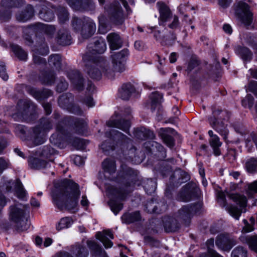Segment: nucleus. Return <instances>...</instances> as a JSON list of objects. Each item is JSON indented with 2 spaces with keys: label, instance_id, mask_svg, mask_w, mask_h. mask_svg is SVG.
Instances as JSON below:
<instances>
[{
  "label": "nucleus",
  "instance_id": "obj_1",
  "mask_svg": "<svg viewBox=\"0 0 257 257\" xmlns=\"http://www.w3.org/2000/svg\"><path fill=\"white\" fill-rule=\"evenodd\" d=\"M106 45L104 40L99 38L94 39L93 42L87 46V51L83 57L85 65V70L89 76L95 79L99 80L102 76L100 67L106 66L107 61L99 54L106 50Z\"/></svg>",
  "mask_w": 257,
  "mask_h": 257
},
{
  "label": "nucleus",
  "instance_id": "obj_2",
  "mask_svg": "<svg viewBox=\"0 0 257 257\" xmlns=\"http://www.w3.org/2000/svg\"><path fill=\"white\" fill-rule=\"evenodd\" d=\"M80 195L78 185L65 179L60 182L59 187L56 186L52 197L53 203L59 209L72 211L76 208Z\"/></svg>",
  "mask_w": 257,
  "mask_h": 257
},
{
  "label": "nucleus",
  "instance_id": "obj_3",
  "mask_svg": "<svg viewBox=\"0 0 257 257\" xmlns=\"http://www.w3.org/2000/svg\"><path fill=\"white\" fill-rule=\"evenodd\" d=\"M105 136L113 141V144L106 141L101 145V149L103 152L116 150L121 151L123 158L134 163H140L137 155L136 148L133 144L131 139L124 135L122 133L110 129L105 133Z\"/></svg>",
  "mask_w": 257,
  "mask_h": 257
},
{
  "label": "nucleus",
  "instance_id": "obj_4",
  "mask_svg": "<svg viewBox=\"0 0 257 257\" xmlns=\"http://www.w3.org/2000/svg\"><path fill=\"white\" fill-rule=\"evenodd\" d=\"M121 168L123 173L122 184L118 186H108L106 191L110 197L123 200L132 191V185L137 178V172L123 165Z\"/></svg>",
  "mask_w": 257,
  "mask_h": 257
},
{
  "label": "nucleus",
  "instance_id": "obj_5",
  "mask_svg": "<svg viewBox=\"0 0 257 257\" xmlns=\"http://www.w3.org/2000/svg\"><path fill=\"white\" fill-rule=\"evenodd\" d=\"M128 56V51L126 49L112 54V67L110 66L107 61V66L103 65L100 68L102 74H103L108 78L111 79L113 77L114 72H123L125 69L124 63Z\"/></svg>",
  "mask_w": 257,
  "mask_h": 257
},
{
  "label": "nucleus",
  "instance_id": "obj_6",
  "mask_svg": "<svg viewBox=\"0 0 257 257\" xmlns=\"http://www.w3.org/2000/svg\"><path fill=\"white\" fill-rule=\"evenodd\" d=\"M24 206L19 202L11 205L9 209L10 219L15 223L16 229L18 231L27 230L30 226L28 220L25 218Z\"/></svg>",
  "mask_w": 257,
  "mask_h": 257
},
{
  "label": "nucleus",
  "instance_id": "obj_7",
  "mask_svg": "<svg viewBox=\"0 0 257 257\" xmlns=\"http://www.w3.org/2000/svg\"><path fill=\"white\" fill-rule=\"evenodd\" d=\"M120 4L125 8L128 13L131 12L125 0H115L104 8L110 21L116 25H122L125 20V16L120 6Z\"/></svg>",
  "mask_w": 257,
  "mask_h": 257
},
{
  "label": "nucleus",
  "instance_id": "obj_8",
  "mask_svg": "<svg viewBox=\"0 0 257 257\" xmlns=\"http://www.w3.org/2000/svg\"><path fill=\"white\" fill-rule=\"evenodd\" d=\"M229 117V113L225 110H215L213 111V116L209 118L208 120L212 127L223 137L226 141L228 131L226 128L222 119H225Z\"/></svg>",
  "mask_w": 257,
  "mask_h": 257
},
{
  "label": "nucleus",
  "instance_id": "obj_9",
  "mask_svg": "<svg viewBox=\"0 0 257 257\" xmlns=\"http://www.w3.org/2000/svg\"><path fill=\"white\" fill-rule=\"evenodd\" d=\"M56 133L53 134L50 138V141L52 144L60 147L61 143L63 141L67 142L74 146H78L81 142V140L78 138H73L71 134L68 132L65 127L59 124L56 127Z\"/></svg>",
  "mask_w": 257,
  "mask_h": 257
},
{
  "label": "nucleus",
  "instance_id": "obj_10",
  "mask_svg": "<svg viewBox=\"0 0 257 257\" xmlns=\"http://www.w3.org/2000/svg\"><path fill=\"white\" fill-rule=\"evenodd\" d=\"M228 197L239 206V208L230 205L227 208L229 214L235 219L238 220L242 212H245V207L247 204L246 197L238 194L229 193Z\"/></svg>",
  "mask_w": 257,
  "mask_h": 257
},
{
  "label": "nucleus",
  "instance_id": "obj_11",
  "mask_svg": "<svg viewBox=\"0 0 257 257\" xmlns=\"http://www.w3.org/2000/svg\"><path fill=\"white\" fill-rule=\"evenodd\" d=\"M39 7L38 15L41 19L46 22H51L54 20V12H56L57 7L46 1L42 2Z\"/></svg>",
  "mask_w": 257,
  "mask_h": 257
},
{
  "label": "nucleus",
  "instance_id": "obj_12",
  "mask_svg": "<svg viewBox=\"0 0 257 257\" xmlns=\"http://www.w3.org/2000/svg\"><path fill=\"white\" fill-rule=\"evenodd\" d=\"M236 13L239 20L245 26H249L252 22L253 15L249 10L248 6L245 3L239 2L237 5Z\"/></svg>",
  "mask_w": 257,
  "mask_h": 257
},
{
  "label": "nucleus",
  "instance_id": "obj_13",
  "mask_svg": "<svg viewBox=\"0 0 257 257\" xmlns=\"http://www.w3.org/2000/svg\"><path fill=\"white\" fill-rule=\"evenodd\" d=\"M47 135L43 132L40 127H33L30 131V139L27 142V145L30 147L39 146L44 143L46 140Z\"/></svg>",
  "mask_w": 257,
  "mask_h": 257
},
{
  "label": "nucleus",
  "instance_id": "obj_14",
  "mask_svg": "<svg viewBox=\"0 0 257 257\" xmlns=\"http://www.w3.org/2000/svg\"><path fill=\"white\" fill-rule=\"evenodd\" d=\"M73 10L79 11H93L96 5L93 0H66Z\"/></svg>",
  "mask_w": 257,
  "mask_h": 257
},
{
  "label": "nucleus",
  "instance_id": "obj_15",
  "mask_svg": "<svg viewBox=\"0 0 257 257\" xmlns=\"http://www.w3.org/2000/svg\"><path fill=\"white\" fill-rule=\"evenodd\" d=\"M17 112L13 114V117L17 121L25 119L30 112V109L34 107L33 103L30 101L21 100L18 103Z\"/></svg>",
  "mask_w": 257,
  "mask_h": 257
},
{
  "label": "nucleus",
  "instance_id": "obj_16",
  "mask_svg": "<svg viewBox=\"0 0 257 257\" xmlns=\"http://www.w3.org/2000/svg\"><path fill=\"white\" fill-rule=\"evenodd\" d=\"M70 251L75 257H87L88 251L83 244L75 243L71 247ZM56 257H74L69 252H60L57 254Z\"/></svg>",
  "mask_w": 257,
  "mask_h": 257
},
{
  "label": "nucleus",
  "instance_id": "obj_17",
  "mask_svg": "<svg viewBox=\"0 0 257 257\" xmlns=\"http://www.w3.org/2000/svg\"><path fill=\"white\" fill-rule=\"evenodd\" d=\"M200 205L195 204L182 207L178 212L177 217L185 222L189 221L193 215L199 211Z\"/></svg>",
  "mask_w": 257,
  "mask_h": 257
},
{
  "label": "nucleus",
  "instance_id": "obj_18",
  "mask_svg": "<svg viewBox=\"0 0 257 257\" xmlns=\"http://www.w3.org/2000/svg\"><path fill=\"white\" fill-rule=\"evenodd\" d=\"M215 244L219 249L229 251L235 245L236 241L233 237L228 235L221 234L217 236Z\"/></svg>",
  "mask_w": 257,
  "mask_h": 257
},
{
  "label": "nucleus",
  "instance_id": "obj_19",
  "mask_svg": "<svg viewBox=\"0 0 257 257\" xmlns=\"http://www.w3.org/2000/svg\"><path fill=\"white\" fill-rule=\"evenodd\" d=\"M157 7L159 12V24L164 25L165 23L169 22L173 15L169 8L164 3L158 2Z\"/></svg>",
  "mask_w": 257,
  "mask_h": 257
},
{
  "label": "nucleus",
  "instance_id": "obj_20",
  "mask_svg": "<svg viewBox=\"0 0 257 257\" xmlns=\"http://www.w3.org/2000/svg\"><path fill=\"white\" fill-rule=\"evenodd\" d=\"M85 23L79 32L82 38L87 39L91 37L96 31V25L94 21L88 17L84 18Z\"/></svg>",
  "mask_w": 257,
  "mask_h": 257
},
{
  "label": "nucleus",
  "instance_id": "obj_21",
  "mask_svg": "<svg viewBox=\"0 0 257 257\" xmlns=\"http://www.w3.org/2000/svg\"><path fill=\"white\" fill-rule=\"evenodd\" d=\"M67 77L77 89L81 90L83 89L84 80L78 71L76 70H70L67 73Z\"/></svg>",
  "mask_w": 257,
  "mask_h": 257
},
{
  "label": "nucleus",
  "instance_id": "obj_22",
  "mask_svg": "<svg viewBox=\"0 0 257 257\" xmlns=\"http://www.w3.org/2000/svg\"><path fill=\"white\" fill-rule=\"evenodd\" d=\"M162 98V95L158 92L152 93L150 96V99H151V110L153 112L156 108L158 109V114L157 115V117L158 120L162 119V110L160 103Z\"/></svg>",
  "mask_w": 257,
  "mask_h": 257
},
{
  "label": "nucleus",
  "instance_id": "obj_23",
  "mask_svg": "<svg viewBox=\"0 0 257 257\" xmlns=\"http://www.w3.org/2000/svg\"><path fill=\"white\" fill-rule=\"evenodd\" d=\"M106 124L108 126L119 128L125 133H127L131 126L128 120H124V119L118 120L114 119L113 117L107 122Z\"/></svg>",
  "mask_w": 257,
  "mask_h": 257
},
{
  "label": "nucleus",
  "instance_id": "obj_24",
  "mask_svg": "<svg viewBox=\"0 0 257 257\" xmlns=\"http://www.w3.org/2000/svg\"><path fill=\"white\" fill-rule=\"evenodd\" d=\"M34 15V9L31 5H28L24 10L17 13L16 18L17 21L26 22L33 18Z\"/></svg>",
  "mask_w": 257,
  "mask_h": 257
},
{
  "label": "nucleus",
  "instance_id": "obj_25",
  "mask_svg": "<svg viewBox=\"0 0 257 257\" xmlns=\"http://www.w3.org/2000/svg\"><path fill=\"white\" fill-rule=\"evenodd\" d=\"M72 38L69 32L66 29L60 30L57 34L56 41L62 46L69 45L71 44Z\"/></svg>",
  "mask_w": 257,
  "mask_h": 257
},
{
  "label": "nucleus",
  "instance_id": "obj_26",
  "mask_svg": "<svg viewBox=\"0 0 257 257\" xmlns=\"http://www.w3.org/2000/svg\"><path fill=\"white\" fill-rule=\"evenodd\" d=\"M96 237L103 243L105 248H109L112 246V242L108 238L109 237L111 239H113V235L109 230L97 232Z\"/></svg>",
  "mask_w": 257,
  "mask_h": 257
},
{
  "label": "nucleus",
  "instance_id": "obj_27",
  "mask_svg": "<svg viewBox=\"0 0 257 257\" xmlns=\"http://www.w3.org/2000/svg\"><path fill=\"white\" fill-rule=\"evenodd\" d=\"M107 39L110 48L114 50L120 48L122 45V40L119 35L115 33L108 34Z\"/></svg>",
  "mask_w": 257,
  "mask_h": 257
},
{
  "label": "nucleus",
  "instance_id": "obj_28",
  "mask_svg": "<svg viewBox=\"0 0 257 257\" xmlns=\"http://www.w3.org/2000/svg\"><path fill=\"white\" fill-rule=\"evenodd\" d=\"M39 79L42 84L52 85L56 80V75L53 71H44L41 72Z\"/></svg>",
  "mask_w": 257,
  "mask_h": 257
},
{
  "label": "nucleus",
  "instance_id": "obj_29",
  "mask_svg": "<svg viewBox=\"0 0 257 257\" xmlns=\"http://www.w3.org/2000/svg\"><path fill=\"white\" fill-rule=\"evenodd\" d=\"M134 135L137 139L142 140L147 139H153L155 137L153 132L145 127L135 128L134 132Z\"/></svg>",
  "mask_w": 257,
  "mask_h": 257
},
{
  "label": "nucleus",
  "instance_id": "obj_30",
  "mask_svg": "<svg viewBox=\"0 0 257 257\" xmlns=\"http://www.w3.org/2000/svg\"><path fill=\"white\" fill-rule=\"evenodd\" d=\"M135 91L134 86L130 83L123 84L119 90V96L123 100H128Z\"/></svg>",
  "mask_w": 257,
  "mask_h": 257
},
{
  "label": "nucleus",
  "instance_id": "obj_31",
  "mask_svg": "<svg viewBox=\"0 0 257 257\" xmlns=\"http://www.w3.org/2000/svg\"><path fill=\"white\" fill-rule=\"evenodd\" d=\"M23 37L28 43H32L31 36L36 33L39 32L38 23L31 25L23 28Z\"/></svg>",
  "mask_w": 257,
  "mask_h": 257
},
{
  "label": "nucleus",
  "instance_id": "obj_32",
  "mask_svg": "<svg viewBox=\"0 0 257 257\" xmlns=\"http://www.w3.org/2000/svg\"><path fill=\"white\" fill-rule=\"evenodd\" d=\"M28 163L29 166L35 169L46 168L50 166L49 164L45 161L32 157L29 158Z\"/></svg>",
  "mask_w": 257,
  "mask_h": 257
},
{
  "label": "nucleus",
  "instance_id": "obj_33",
  "mask_svg": "<svg viewBox=\"0 0 257 257\" xmlns=\"http://www.w3.org/2000/svg\"><path fill=\"white\" fill-rule=\"evenodd\" d=\"M235 52L241 58L246 61H250L252 58L251 51L247 48L238 46L235 48Z\"/></svg>",
  "mask_w": 257,
  "mask_h": 257
},
{
  "label": "nucleus",
  "instance_id": "obj_34",
  "mask_svg": "<svg viewBox=\"0 0 257 257\" xmlns=\"http://www.w3.org/2000/svg\"><path fill=\"white\" fill-rule=\"evenodd\" d=\"M189 179L188 174L180 170H176L173 176H171L170 179L177 183H182L186 182Z\"/></svg>",
  "mask_w": 257,
  "mask_h": 257
},
{
  "label": "nucleus",
  "instance_id": "obj_35",
  "mask_svg": "<svg viewBox=\"0 0 257 257\" xmlns=\"http://www.w3.org/2000/svg\"><path fill=\"white\" fill-rule=\"evenodd\" d=\"M141 219L140 213L139 211H136L133 213H126L121 216L122 222L127 224L132 223L135 221L140 220Z\"/></svg>",
  "mask_w": 257,
  "mask_h": 257
},
{
  "label": "nucleus",
  "instance_id": "obj_36",
  "mask_svg": "<svg viewBox=\"0 0 257 257\" xmlns=\"http://www.w3.org/2000/svg\"><path fill=\"white\" fill-rule=\"evenodd\" d=\"M166 209L167 205L165 204H164L161 208L158 209V206L153 200L148 202L146 204V209L150 213H161L165 211Z\"/></svg>",
  "mask_w": 257,
  "mask_h": 257
},
{
  "label": "nucleus",
  "instance_id": "obj_37",
  "mask_svg": "<svg viewBox=\"0 0 257 257\" xmlns=\"http://www.w3.org/2000/svg\"><path fill=\"white\" fill-rule=\"evenodd\" d=\"M102 168L105 173L112 174L116 171L115 162L110 159H106L102 163Z\"/></svg>",
  "mask_w": 257,
  "mask_h": 257
},
{
  "label": "nucleus",
  "instance_id": "obj_38",
  "mask_svg": "<svg viewBox=\"0 0 257 257\" xmlns=\"http://www.w3.org/2000/svg\"><path fill=\"white\" fill-rule=\"evenodd\" d=\"M28 91L30 94H31L36 99L38 100H40L44 98L47 97L51 94V92L48 90H44L43 91H41L33 88H29Z\"/></svg>",
  "mask_w": 257,
  "mask_h": 257
},
{
  "label": "nucleus",
  "instance_id": "obj_39",
  "mask_svg": "<svg viewBox=\"0 0 257 257\" xmlns=\"http://www.w3.org/2000/svg\"><path fill=\"white\" fill-rule=\"evenodd\" d=\"M171 39L170 40H164V35H162L160 31L155 32L154 37L157 41H159L162 45H171L174 43L176 39V36L174 34H170Z\"/></svg>",
  "mask_w": 257,
  "mask_h": 257
},
{
  "label": "nucleus",
  "instance_id": "obj_40",
  "mask_svg": "<svg viewBox=\"0 0 257 257\" xmlns=\"http://www.w3.org/2000/svg\"><path fill=\"white\" fill-rule=\"evenodd\" d=\"M11 49L16 56L20 60L26 61L28 58V54L19 46L17 45H11Z\"/></svg>",
  "mask_w": 257,
  "mask_h": 257
},
{
  "label": "nucleus",
  "instance_id": "obj_41",
  "mask_svg": "<svg viewBox=\"0 0 257 257\" xmlns=\"http://www.w3.org/2000/svg\"><path fill=\"white\" fill-rule=\"evenodd\" d=\"M61 56L58 54L51 55L48 59L50 66L53 67L57 70H60L61 68Z\"/></svg>",
  "mask_w": 257,
  "mask_h": 257
},
{
  "label": "nucleus",
  "instance_id": "obj_42",
  "mask_svg": "<svg viewBox=\"0 0 257 257\" xmlns=\"http://www.w3.org/2000/svg\"><path fill=\"white\" fill-rule=\"evenodd\" d=\"M210 146L212 148L213 154L216 156L220 155V147L222 143L220 141L219 138L218 136H214V138L210 139L209 140Z\"/></svg>",
  "mask_w": 257,
  "mask_h": 257
},
{
  "label": "nucleus",
  "instance_id": "obj_43",
  "mask_svg": "<svg viewBox=\"0 0 257 257\" xmlns=\"http://www.w3.org/2000/svg\"><path fill=\"white\" fill-rule=\"evenodd\" d=\"M39 32H44L50 37H52L56 31V28L54 26L38 23Z\"/></svg>",
  "mask_w": 257,
  "mask_h": 257
},
{
  "label": "nucleus",
  "instance_id": "obj_44",
  "mask_svg": "<svg viewBox=\"0 0 257 257\" xmlns=\"http://www.w3.org/2000/svg\"><path fill=\"white\" fill-rule=\"evenodd\" d=\"M170 128H162V132L161 133V136L164 143L169 147L172 148L174 146V140L172 136L168 135L167 133Z\"/></svg>",
  "mask_w": 257,
  "mask_h": 257
},
{
  "label": "nucleus",
  "instance_id": "obj_45",
  "mask_svg": "<svg viewBox=\"0 0 257 257\" xmlns=\"http://www.w3.org/2000/svg\"><path fill=\"white\" fill-rule=\"evenodd\" d=\"M73 99L72 95L71 94H64L61 95L58 100L59 106L63 108H68L69 103L71 100Z\"/></svg>",
  "mask_w": 257,
  "mask_h": 257
},
{
  "label": "nucleus",
  "instance_id": "obj_46",
  "mask_svg": "<svg viewBox=\"0 0 257 257\" xmlns=\"http://www.w3.org/2000/svg\"><path fill=\"white\" fill-rule=\"evenodd\" d=\"M37 126L40 127V129L47 135V132L52 128L53 123L49 119L44 118L40 119V123Z\"/></svg>",
  "mask_w": 257,
  "mask_h": 257
},
{
  "label": "nucleus",
  "instance_id": "obj_47",
  "mask_svg": "<svg viewBox=\"0 0 257 257\" xmlns=\"http://www.w3.org/2000/svg\"><path fill=\"white\" fill-rule=\"evenodd\" d=\"M84 17L83 18H78L76 17H74L72 18L71 21V25L73 27L74 30L76 32L79 33L82 28L83 27L84 23Z\"/></svg>",
  "mask_w": 257,
  "mask_h": 257
},
{
  "label": "nucleus",
  "instance_id": "obj_48",
  "mask_svg": "<svg viewBox=\"0 0 257 257\" xmlns=\"http://www.w3.org/2000/svg\"><path fill=\"white\" fill-rule=\"evenodd\" d=\"M25 3L24 0H2L1 5L4 8H10L22 6Z\"/></svg>",
  "mask_w": 257,
  "mask_h": 257
},
{
  "label": "nucleus",
  "instance_id": "obj_49",
  "mask_svg": "<svg viewBox=\"0 0 257 257\" xmlns=\"http://www.w3.org/2000/svg\"><path fill=\"white\" fill-rule=\"evenodd\" d=\"M144 189L146 192L148 194L154 193L157 188V183L155 180L148 179L144 185Z\"/></svg>",
  "mask_w": 257,
  "mask_h": 257
},
{
  "label": "nucleus",
  "instance_id": "obj_50",
  "mask_svg": "<svg viewBox=\"0 0 257 257\" xmlns=\"http://www.w3.org/2000/svg\"><path fill=\"white\" fill-rule=\"evenodd\" d=\"M73 223L71 217H65L61 218L56 226L58 230L67 228L71 226Z\"/></svg>",
  "mask_w": 257,
  "mask_h": 257
},
{
  "label": "nucleus",
  "instance_id": "obj_51",
  "mask_svg": "<svg viewBox=\"0 0 257 257\" xmlns=\"http://www.w3.org/2000/svg\"><path fill=\"white\" fill-rule=\"evenodd\" d=\"M74 129L76 133L83 134L87 127V124L83 120L76 119L74 121Z\"/></svg>",
  "mask_w": 257,
  "mask_h": 257
},
{
  "label": "nucleus",
  "instance_id": "obj_52",
  "mask_svg": "<svg viewBox=\"0 0 257 257\" xmlns=\"http://www.w3.org/2000/svg\"><path fill=\"white\" fill-rule=\"evenodd\" d=\"M245 242L251 250L257 253V235L246 236Z\"/></svg>",
  "mask_w": 257,
  "mask_h": 257
},
{
  "label": "nucleus",
  "instance_id": "obj_53",
  "mask_svg": "<svg viewBox=\"0 0 257 257\" xmlns=\"http://www.w3.org/2000/svg\"><path fill=\"white\" fill-rule=\"evenodd\" d=\"M57 151L50 146H45L40 149L39 154L40 156L49 158L50 156L56 154Z\"/></svg>",
  "mask_w": 257,
  "mask_h": 257
},
{
  "label": "nucleus",
  "instance_id": "obj_54",
  "mask_svg": "<svg viewBox=\"0 0 257 257\" xmlns=\"http://www.w3.org/2000/svg\"><path fill=\"white\" fill-rule=\"evenodd\" d=\"M245 168L247 172L251 173L257 172V160L251 158L247 160L245 163Z\"/></svg>",
  "mask_w": 257,
  "mask_h": 257
},
{
  "label": "nucleus",
  "instance_id": "obj_55",
  "mask_svg": "<svg viewBox=\"0 0 257 257\" xmlns=\"http://www.w3.org/2000/svg\"><path fill=\"white\" fill-rule=\"evenodd\" d=\"M15 188L18 197L20 199H23L26 195V191L24 188L23 184L19 179H17L15 182Z\"/></svg>",
  "mask_w": 257,
  "mask_h": 257
},
{
  "label": "nucleus",
  "instance_id": "obj_56",
  "mask_svg": "<svg viewBox=\"0 0 257 257\" xmlns=\"http://www.w3.org/2000/svg\"><path fill=\"white\" fill-rule=\"evenodd\" d=\"M56 12L59 21L64 23L68 19V13L65 8L61 6L57 7Z\"/></svg>",
  "mask_w": 257,
  "mask_h": 257
},
{
  "label": "nucleus",
  "instance_id": "obj_57",
  "mask_svg": "<svg viewBox=\"0 0 257 257\" xmlns=\"http://www.w3.org/2000/svg\"><path fill=\"white\" fill-rule=\"evenodd\" d=\"M247 250L241 246H236L231 252V257H247Z\"/></svg>",
  "mask_w": 257,
  "mask_h": 257
},
{
  "label": "nucleus",
  "instance_id": "obj_58",
  "mask_svg": "<svg viewBox=\"0 0 257 257\" xmlns=\"http://www.w3.org/2000/svg\"><path fill=\"white\" fill-rule=\"evenodd\" d=\"M109 206L111 211L115 215H116L123 208V204L120 203H117L113 200L109 202Z\"/></svg>",
  "mask_w": 257,
  "mask_h": 257
},
{
  "label": "nucleus",
  "instance_id": "obj_59",
  "mask_svg": "<svg viewBox=\"0 0 257 257\" xmlns=\"http://www.w3.org/2000/svg\"><path fill=\"white\" fill-rule=\"evenodd\" d=\"M2 8L0 10V20L2 22L9 21L11 18V12L9 9Z\"/></svg>",
  "mask_w": 257,
  "mask_h": 257
},
{
  "label": "nucleus",
  "instance_id": "obj_60",
  "mask_svg": "<svg viewBox=\"0 0 257 257\" xmlns=\"http://www.w3.org/2000/svg\"><path fill=\"white\" fill-rule=\"evenodd\" d=\"M169 22L170 23L168 24V27L171 29H176L180 27V22L179 18L176 15L173 16Z\"/></svg>",
  "mask_w": 257,
  "mask_h": 257
},
{
  "label": "nucleus",
  "instance_id": "obj_61",
  "mask_svg": "<svg viewBox=\"0 0 257 257\" xmlns=\"http://www.w3.org/2000/svg\"><path fill=\"white\" fill-rule=\"evenodd\" d=\"M15 132L16 135L23 139L25 137L26 128L24 125L18 124L16 126Z\"/></svg>",
  "mask_w": 257,
  "mask_h": 257
},
{
  "label": "nucleus",
  "instance_id": "obj_62",
  "mask_svg": "<svg viewBox=\"0 0 257 257\" xmlns=\"http://www.w3.org/2000/svg\"><path fill=\"white\" fill-rule=\"evenodd\" d=\"M10 163L8 160L5 159L4 157H0V175H1L4 171L10 167Z\"/></svg>",
  "mask_w": 257,
  "mask_h": 257
},
{
  "label": "nucleus",
  "instance_id": "obj_63",
  "mask_svg": "<svg viewBox=\"0 0 257 257\" xmlns=\"http://www.w3.org/2000/svg\"><path fill=\"white\" fill-rule=\"evenodd\" d=\"M190 185L189 184L186 185L184 188L183 191L180 193V195L182 197V200L184 201H187L190 198Z\"/></svg>",
  "mask_w": 257,
  "mask_h": 257
},
{
  "label": "nucleus",
  "instance_id": "obj_64",
  "mask_svg": "<svg viewBox=\"0 0 257 257\" xmlns=\"http://www.w3.org/2000/svg\"><path fill=\"white\" fill-rule=\"evenodd\" d=\"M68 84L65 79H60L57 84L56 90L59 92H63L67 89Z\"/></svg>",
  "mask_w": 257,
  "mask_h": 257
}]
</instances>
